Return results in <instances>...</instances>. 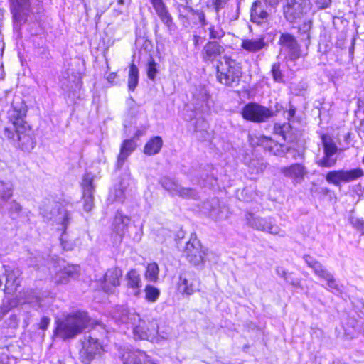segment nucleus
I'll use <instances>...</instances> for the list:
<instances>
[{"label":"nucleus","instance_id":"35","mask_svg":"<svg viewBox=\"0 0 364 364\" xmlns=\"http://www.w3.org/2000/svg\"><path fill=\"white\" fill-rule=\"evenodd\" d=\"M322 143L323 146V151L326 154L335 155L338 151V147L333 140L326 135L322 136Z\"/></svg>","mask_w":364,"mask_h":364},{"label":"nucleus","instance_id":"11","mask_svg":"<svg viewBox=\"0 0 364 364\" xmlns=\"http://www.w3.org/2000/svg\"><path fill=\"white\" fill-rule=\"evenodd\" d=\"M200 280L194 274L184 273L179 276L178 290L183 295L191 296L199 290Z\"/></svg>","mask_w":364,"mask_h":364},{"label":"nucleus","instance_id":"38","mask_svg":"<svg viewBox=\"0 0 364 364\" xmlns=\"http://www.w3.org/2000/svg\"><path fill=\"white\" fill-rule=\"evenodd\" d=\"M93 182V178L90 173H86L83 176L82 179V188H83V193L85 194H90L93 193L94 192V186L92 184Z\"/></svg>","mask_w":364,"mask_h":364},{"label":"nucleus","instance_id":"55","mask_svg":"<svg viewBox=\"0 0 364 364\" xmlns=\"http://www.w3.org/2000/svg\"><path fill=\"white\" fill-rule=\"evenodd\" d=\"M266 3L272 6H277L281 0H264Z\"/></svg>","mask_w":364,"mask_h":364},{"label":"nucleus","instance_id":"29","mask_svg":"<svg viewBox=\"0 0 364 364\" xmlns=\"http://www.w3.org/2000/svg\"><path fill=\"white\" fill-rule=\"evenodd\" d=\"M259 4H260L259 1L254 2L251 8V19L253 22L257 23H260L268 16L266 11L258 9Z\"/></svg>","mask_w":364,"mask_h":364},{"label":"nucleus","instance_id":"30","mask_svg":"<svg viewBox=\"0 0 364 364\" xmlns=\"http://www.w3.org/2000/svg\"><path fill=\"white\" fill-rule=\"evenodd\" d=\"M139 82V70L136 65L132 63L129 68L128 87L131 91H134Z\"/></svg>","mask_w":364,"mask_h":364},{"label":"nucleus","instance_id":"26","mask_svg":"<svg viewBox=\"0 0 364 364\" xmlns=\"http://www.w3.org/2000/svg\"><path fill=\"white\" fill-rule=\"evenodd\" d=\"M145 352L142 350H128L122 355V360L124 364H142L146 358Z\"/></svg>","mask_w":364,"mask_h":364},{"label":"nucleus","instance_id":"37","mask_svg":"<svg viewBox=\"0 0 364 364\" xmlns=\"http://www.w3.org/2000/svg\"><path fill=\"white\" fill-rule=\"evenodd\" d=\"M13 195V185L11 183L0 182V197L6 201Z\"/></svg>","mask_w":364,"mask_h":364},{"label":"nucleus","instance_id":"15","mask_svg":"<svg viewBox=\"0 0 364 364\" xmlns=\"http://www.w3.org/2000/svg\"><path fill=\"white\" fill-rule=\"evenodd\" d=\"M122 275V270L117 267L108 269L104 275V281L102 284V289L104 291L110 292L112 291L113 288L119 286Z\"/></svg>","mask_w":364,"mask_h":364},{"label":"nucleus","instance_id":"43","mask_svg":"<svg viewBox=\"0 0 364 364\" xmlns=\"http://www.w3.org/2000/svg\"><path fill=\"white\" fill-rule=\"evenodd\" d=\"M349 222L357 230L364 234V220L355 217H350Z\"/></svg>","mask_w":364,"mask_h":364},{"label":"nucleus","instance_id":"64","mask_svg":"<svg viewBox=\"0 0 364 364\" xmlns=\"http://www.w3.org/2000/svg\"><path fill=\"white\" fill-rule=\"evenodd\" d=\"M5 312H3L2 309H0V319L4 316Z\"/></svg>","mask_w":364,"mask_h":364},{"label":"nucleus","instance_id":"54","mask_svg":"<svg viewBox=\"0 0 364 364\" xmlns=\"http://www.w3.org/2000/svg\"><path fill=\"white\" fill-rule=\"evenodd\" d=\"M146 132V128L143 129H138L134 134V136L132 139H139L140 136H143Z\"/></svg>","mask_w":364,"mask_h":364},{"label":"nucleus","instance_id":"62","mask_svg":"<svg viewBox=\"0 0 364 364\" xmlns=\"http://www.w3.org/2000/svg\"><path fill=\"white\" fill-rule=\"evenodd\" d=\"M95 325H96V326H100V327H101L102 328H103V329H105V326H103V325H102L101 323H98V322H97Z\"/></svg>","mask_w":364,"mask_h":364},{"label":"nucleus","instance_id":"10","mask_svg":"<svg viewBox=\"0 0 364 364\" xmlns=\"http://www.w3.org/2000/svg\"><path fill=\"white\" fill-rule=\"evenodd\" d=\"M183 254L190 263L198 266L203 263L205 252L202 250L199 240L192 235L186 243Z\"/></svg>","mask_w":364,"mask_h":364},{"label":"nucleus","instance_id":"56","mask_svg":"<svg viewBox=\"0 0 364 364\" xmlns=\"http://www.w3.org/2000/svg\"><path fill=\"white\" fill-rule=\"evenodd\" d=\"M117 77V73H110L108 77H107V80L109 82H112L115 78Z\"/></svg>","mask_w":364,"mask_h":364},{"label":"nucleus","instance_id":"12","mask_svg":"<svg viewBox=\"0 0 364 364\" xmlns=\"http://www.w3.org/2000/svg\"><path fill=\"white\" fill-rule=\"evenodd\" d=\"M279 43L284 51L288 53L290 60L298 59L301 55V51L296 38L289 33H283L279 38Z\"/></svg>","mask_w":364,"mask_h":364},{"label":"nucleus","instance_id":"44","mask_svg":"<svg viewBox=\"0 0 364 364\" xmlns=\"http://www.w3.org/2000/svg\"><path fill=\"white\" fill-rule=\"evenodd\" d=\"M158 73V70L156 68V63L154 60H151L148 63V69H147V76L148 77L154 80L155 77Z\"/></svg>","mask_w":364,"mask_h":364},{"label":"nucleus","instance_id":"25","mask_svg":"<svg viewBox=\"0 0 364 364\" xmlns=\"http://www.w3.org/2000/svg\"><path fill=\"white\" fill-rule=\"evenodd\" d=\"M265 46L266 43L262 37L242 39L241 43V47L249 53L259 52Z\"/></svg>","mask_w":364,"mask_h":364},{"label":"nucleus","instance_id":"51","mask_svg":"<svg viewBox=\"0 0 364 364\" xmlns=\"http://www.w3.org/2000/svg\"><path fill=\"white\" fill-rule=\"evenodd\" d=\"M215 10L218 11L225 6L228 0H213Z\"/></svg>","mask_w":364,"mask_h":364},{"label":"nucleus","instance_id":"45","mask_svg":"<svg viewBox=\"0 0 364 364\" xmlns=\"http://www.w3.org/2000/svg\"><path fill=\"white\" fill-rule=\"evenodd\" d=\"M272 73L273 77L275 81L280 82L283 78V75L280 70V66L279 64H274L272 68Z\"/></svg>","mask_w":364,"mask_h":364},{"label":"nucleus","instance_id":"2","mask_svg":"<svg viewBox=\"0 0 364 364\" xmlns=\"http://www.w3.org/2000/svg\"><path fill=\"white\" fill-rule=\"evenodd\" d=\"M112 318L118 323L132 324L135 339L158 343L160 338H164L159 333V324L156 319L141 318L138 314L129 311L124 306L117 307L112 313Z\"/></svg>","mask_w":364,"mask_h":364},{"label":"nucleus","instance_id":"17","mask_svg":"<svg viewBox=\"0 0 364 364\" xmlns=\"http://www.w3.org/2000/svg\"><path fill=\"white\" fill-rule=\"evenodd\" d=\"M9 1L14 21L21 23L29 11L30 0H9Z\"/></svg>","mask_w":364,"mask_h":364},{"label":"nucleus","instance_id":"31","mask_svg":"<svg viewBox=\"0 0 364 364\" xmlns=\"http://www.w3.org/2000/svg\"><path fill=\"white\" fill-rule=\"evenodd\" d=\"M160 183L161 186L172 196H175L176 191H178V187L179 184L173 178L162 177L160 180Z\"/></svg>","mask_w":364,"mask_h":364},{"label":"nucleus","instance_id":"16","mask_svg":"<svg viewBox=\"0 0 364 364\" xmlns=\"http://www.w3.org/2000/svg\"><path fill=\"white\" fill-rule=\"evenodd\" d=\"M149 1L161 22L171 28L173 24V19L164 1L149 0Z\"/></svg>","mask_w":364,"mask_h":364},{"label":"nucleus","instance_id":"21","mask_svg":"<svg viewBox=\"0 0 364 364\" xmlns=\"http://www.w3.org/2000/svg\"><path fill=\"white\" fill-rule=\"evenodd\" d=\"M223 51V48L216 41H209L204 46V48L202 51V57L204 61L213 62Z\"/></svg>","mask_w":364,"mask_h":364},{"label":"nucleus","instance_id":"39","mask_svg":"<svg viewBox=\"0 0 364 364\" xmlns=\"http://www.w3.org/2000/svg\"><path fill=\"white\" fill-rule=\"evenodd\" d=\"M178 191H176L175 196H178L183 198H195L197 193L196 191L190 188H183L180 185L178 187Z\"/></svg>","mask_w":364,"mask_h":364},{"label":"nucleus","instance_id":"9","mask_svg":"<svg viewBox=\"0 0 364 364\" xmlns=\"http://www.w3.org/2000/svg\"><path fill=\"white\" fill-rule=\"evenodd\" d=\"M134 181L129 173H125L119 181L114 185L113 191L110 193V197L114 200L123 203L127 196L132 191Z\"/></svg>","mask_w":364,"mask_h":364},{"label":"nucleus","instance_id":"5","mask_svg":"<svg viewBox=\"0 0 364 364\" xmlns=\"http://www.w3.org/2000/svg\"><path fill=\"white\" fill-rule=\"evenodd\" d=\"M245 219L246 224L255 230L281 237L286 236V231L277 225L272 217L262 218L247 212L245 214Z\"/></svg>","mask_w":364,"mask_h":364},{"label":"nucleus","instance_id":"19","mask_svg":"<svg viewBox=\"0 0 364 364\" xmlns=\"http://www.w3.org/2000/svg\"><path fill=\"white\" fill-rule=\"evenodd\" d=\"M284 14L289 22H294L301 16L302 8L296 0H286L284 6Z\"/></svg>","mask_w":364,"mask_h":364},{"label":"nucleus","instance_id":"20","mask_svg":"<svg viewBox=\"0 0 364 364\" xmlns=\"http://www.w3.org/2000/svg\"><path fill=\"white\" fill-rule=\"evenodd\" d=\"M259 142L266 150L276 156H283L290 150L286 145L276 142L267 136H262L259 139Z\"/></svg>","mask_w":364,"mask_h":364},{"label":"nucleus","instance_id":"49","mask_svg":"<svg viewBox=\"0 0 364 364\" xmlns=\"http://www.w3.org/2000/svg\"><path fill=\"white\" fill-rule=\"evenodd\" d=\"M311 28V21L306 20L302 23V25H301L299 27V31L301 33H306L308 31H310Z\"/></svg>","mask_w":364,"mask_h":364},{"label":"nucleus","instance_id":"61","mask_svg":"<svg viewBox=\"0 0 364 364\" xmlns=\"http://www.w3.org/2000/svg\"><path fill=\"white\" fill-rule=\"evenodd\" d=\"M200 22L202 23V24L205 25V17H204V16L203 15L202 17H200Z\"/></svg>","mask_w":364,"mask_h":364},{"label":"nucleus","instance_id":"48","mask_svg":"<svg viewBox=\"0 0 364 364\" xmlns=\"http://www.w3.org/2000/svg\"><path fill=\"white\" fill-rule=\"evenodd\" d=\"M331 1L332 0H313L318 9L328 8L331 4Z\"/></svg>","mask_w":364,"mask_h":364},{"label":"nucleus","instance_id":"32","mask_svg":"<svg viewBox=\"0 0 364 364\" xmlns=\"http://www.w3.org/2000/svg\"><path fill=\"white\" fill-rule=\"evenodd\" d=\"M159 269L155 262L150 263L146 267L145 277L147 280L156 282L159 278Z\"/></svg>","mask_w":364,"mask_h":364},{"label":"nucleus","instance_id":"40","mask_svg":"<svg viewBox=\"0 0 364 364\" xmlns=\"http://www.w3.org/2000/svg\"><path fill=\"white\" fill-rule=\"evenodd\" d=\"M209 37L211 39H220L225 35L224 31L219 25L210 26L208 28Z\"/></svg>","mask_w":364,"mask_h":364},{"label":"nucleus","instance_id":"53","mask_svg":"<svg viewBox=\"0 0 364 364\" xmlns=\"http://www.w3.org/2000/svg\"><path fill=\"white\" fill-rule=\"evenodd\" d=\"M289 128V124H284L282 127H281V130H280V132H281V134L284 139V140L285 141H289L290 139H289V134L287 133H286V131Z\"/></svg>","mask_w":364,"mask_h":364},{"label":"nucleus","instance_id":"41","mask_svg":"<svg viewBox=\"0 0 364 364\" xmlns=\"http://www.w3.org/2000/svg\"><path fill=\"white\" fill-rule=\"evenodd\" d=\"M327 277H319L327 281L328 288L334 293H340L341 291L340 287L336 283L333 276L327 271Z\"/></svg>","mask_w":364,"mask_h":364},{"label":"nucleus","instance_id":"33","mask_svg":"<svg viewBox=\"0 0 364 364\" xmlns=\"http://www.w3.org/2000/svg\"><path fill=\"white\" fill-rule=\"evenodd\" d=\"M144 291L145 299L148 302L150 303L156 302L161 294L160 290L152 285L146 286Z\"/></svg>","mask_w":364,"mask_h":364},{"label":"nucleus","instance_id":"14","mask_svg":"<svg viewBox=\"0 0 364 364\" xmlns=\"http://www.w3.org/2000/svg\"><path fill=\"white\" fill-rule=\"evenodd\" d=\"M281 173L286 177L293 180L294 183H300L307 173L305 166L301 164H294L291 166H283Z\"/></svg>","mask_w":364,"mask_h":364},{"label":"nucleus","instance_id":"60","mask_svg":"<svg viewBox=\"0 0 364 364\" xmlns=\"http://www.w3.org/2000/svg\"><path fill=\"white\" fill-rule=\"evenodd\" d=\"M294 113H295L294 109H290L289 112V115L290 117H293L294 115Z\"/></svg>","mask_w":364,"mask_h":364},{"label":"nucleus","instance_id":"13","mask_svg":"<svg viewBox=\"0 0 364 364\" xmlns=\"http://www.w3.org/2000/svg\"><path fill=\"white\" fill-rule=\"evenodd\" d=\"M5 275L6 277L5 289L7 294H13L20 285V269L17 267H11L9 265H4Z\"/></svg>","mask_w":364,"mask_h":364},{"label":"nucleus","instance_id":"23","mask_svg":"<svg viewBox=\"0 0 364 364\" xmlns=\"http://www.w3.org/2000/svg\"><path fill=\"white\" fill-rule=\"evenodd\" d=\"M127 286L132 290L131 293L137 296L142 286L140 274L136 270H131L126 274Z\"/></svg>","mask_w":364,"mask_h":364},{"label":"nucleus","instance_id":"3","mask_svg":"<svg viewBox=\"0 0 364 364\" xmlns=\"http://www.w3.org/2000/svg\"><path fill=\"white\" fill-rule=\"evenodd\" d=\"M55 324L53 336L67 340L80 334L92 323L87 312L77 311L69 314L63 319L56 320Z\"/></svg>","mask_w":364,"mask_h":364},{"label":"nucleus","instance_id":"46","mask_svg":"<svg viewBox=\"0 0 364 364\" xmlns=\"http://www.w3.org/2000/svg\"><path fill=\"white\" fill-rule=\"evenodd\" d=\"M276 272L278 276L284 278L287 282H290L292 285L294 286H296L298 284V282L297 281H295V282H291V281H289V278L287 277V274L285 271V269L283 268V267H278L277 269H276Z\"/></svg>","mask_w":364,"mask_h":364},{"label":"nucleus","instance_id":"59","mask_svg":"<svg viewBox=\"0 0 364 364\" xmlns=\"http://www.w3.org/2000/svg\"><path fill=\"white\" fill-rule=\"evenodd\" d=\"M200 39V36H193V41H194V44L196 46L199 43Z\"/></svg>","mask_w":364,"mask_h":364},{"label":"nucleus","instance_id":"57","mask_svg":"<svg viewBox=\"0 0 364 364\" xmlns=\"http://www.w3.org/2000/svg\"><path fill=\"white\" fill-rule=\"evenodd\" d=\"M73 86L71 85H65L64 83L62 84V88L65 90V91H70L71 89H73Z\"/></svg>","mask_w":364,"mask_h":364},{"label":"nucleus","instance_id":"8","mask_svg":"<svg viewBox=\"0 0 364 364\" xmlns=\"http://www.w3.org/2000/svg\"><path fill=\"white\" fill-rule=\"evenodd\" d=\"M82 344V348L80 352V359L84 364H90L95 356L100 353L102 346L98 338L91 335L85 336Z\"/></svg>","mask_w":364,"mask_h":364},{"label":"nucleus","instance_id":"52","mask_svg":"<svg viewBox=\"0 0 364 364\" xmlns=\"http://www.w3.org/2000/svg\"><path fill=\"white\" fill-rule=\"evenodd\" d=\"M210 217L215 220H220L222 217L220 215V210L218 208H213L210 212Z\"/></svg>","mask_w":364,"mask_h":364},{"label":"nucleus","instance_id":"42","mask_svg":"<svg viewBox=\"0 0 364 364\" xmlns=\"http://www.w3.org/2000/svg\"><path fill=\"white\" fill-rule=\"evenodd\" d=\"M93 193H83V208L86 212H90L94 206Z\"/></svg>","mask_w":364,"mask_h":364},{"label":"nucleus","instance_id":"7","mask_svg":"<svg viewBox=\"0 0 364 364\" xmlns=\"http://www.w3.org/2000/svg\"><path fill=\"white\" fill-rule=\"evenodd\" d=\"M363 175L364 171L360 168L341 169L329 171L326 176V180L328 183L340 186L341 183H350L359 179Z\"/></svg>","mask_w":364,"mask_h":364},{"label":"nucleus","instance_id":"27","mask_svg":"<svg viewBox=\"0 0 364 364\" xmlns=\"http://www.w3.org/2000/svg\"><path fill=\"white\" fill-rule=\"evenodd\" d=\"M163 146V140L161 136H156L151 138L145 144L144 153L148 156L158 154Z\"/></svg>","mask_w":364,"mask_h":364},{"label":"nucleus","instance_id":"58","mask_svg":"<svg viewBox=\"0 0 364 364\" xmlns=\"http://www.w3.org/2000/svg\"><path fill=\"white\" fill-rule=\"evenodd\" d=\"M7 356L5 354L0 355V364H5V360H6Z\"/></svg>","mask_w":364,"mask_h":364},{"label":"nucleus","instance_id":"22","mask_svg":"<svg viewBox=\"0 0 364 364\" xmlns=\"http://www.w3.org/2000/svg\"><path fill=\"white\" fill-rule=\"evenodd\" d=\"M136 142L134 139H125L121 145L118 156L117 166L120 168L127 157L136 149Z\"/></svg>","mask_w":364,"mask_h":364},{"label":"nucleus","instance_id":"18","mask_svg":"<svg viewBox=\"0 0 364 364\" xmlns=\"http://www.w3.org/2000/svg\"><path fill=\"white\" fill-rule=\"evenodd\" d=\"M80 267L77 265H68L62 270L56 273L55 282L57 284H66L71 279H75L78 277Z\"/></svg>","mask_w":364,"mask_h":364},{"label":"nucleus","instance_id":"24","mask_svg":"<svg viewBox=\"0 0 364 364\" xmlns=\"http://www.w3.org/2000/svg\"><path fill=\"white\" fill-rule=\"evenodd\" d=\"M130 218L122 214V212L117 211L113 223L112 230L119 235H123L128 228Z\"/></svg>","mask_w":364,"mask_h":364},{"label":"nucleus","instance_id":"47","mask_svg":"<svg viewBox=\"0 0 364 364\" xmlns=\"http://www.w3.org/2000/svg\"><path fill=\"white\" fill-rule=\"evenodd\" d=\"M22 210L21 205L17 203L16 200H13L11 203L10 208H9V213L11 215L13 214H19L20 212Z\"/></svg>","mask_w":364,"mask_h":364},{"label":"nucleus","instance_id":"6","mask_svg":"<svg viewBox=\"0 0 364 364\" xmlns=\"http://www.w3.org/2000/svg\"><path fill=\"white\" fill-rule=\"evenodd\" d=\"M241 114L247 121L261 123L272 117L274 112L272 109L259 104L250 102L242 108Z\"/></svg>","mask_w":364,"mask_h":364},{"label":"nucleus","instance_id":"50","mask_svg":"<svg viewBox=\"0 0 364 364\" xmlns=\"http://www.w3.org/2000/svg\"><path fill=\"white\" fill-rule=\"evenodd\" d=\"M50 319L47 316H43L41 319V322L39 323V328L42 330H46L50 324Z\"/></svg>","mask_w":364,"mask_h":364},{"label":"nucleus","instance_id":"36","mask_svg":"<svg viewBox=\"0 0 364 364\" xmlns=\"http://www.w3.org/2000/svg\"><path fill=\"white\" fill-rule=\"evenodd\" d=\"M336 156L324 153V155L317 161L316 164L321 167L331 168L336 165Z\"/></svg>","mask_w":364,"mask_h":364},{"label":"nucleus","instance_id":"63","mask_svg":"<svg viewBox=\"0 0 364 364\" xmlns=\"http://www.w3.org/2000/svg\"><path fill=\"white\" fill-rule=\"evenodd\" d=\"M118 4L123 5L124 4V0H117Z\"/></svg>","mask_w":364,"mask_h":364},{"label":"nucleus","instance_id":"4","mask_svg":"<svg viewBox=\"0 0 364 364\" xmlns=\"http://www.w3.org/2000/svg\"><path fill=\"white\" fill-rule=\"evenodd\" d=\"M224 63L217 66V78L227 86L237 85L242 77L240 64L230 57H224Z\"/></svg>","mask_w":364,"mask_h":364},{"label":"nucleus","instance_id":"1","mask_svg":"<svg viewBox=\"0 0 364 364\" xmlns=\"http://www.w3.org/2000/svg\"><path fill=\"white\" fill-rule=\"evenodd\" d=\"M27 106L19 96H15L8 117L11 127H5L4 134L16 146L24 151H31L36 146L31 127L26 122Z\"/></svg>","mask_w":364,"mask_h":364},{"label":"nucleus","instance_id":"34","mask_svg":"<svg viewBox=\"0 0 364 364\" xmlns=\"http://www.w3.org/2000/svg\"><path fill=\"white\" fill-rule=\"evenodd\" d=\"M55 221L58 224H60L62 226L61 230L63 232H65L68 225L70 221V215L68 211L65 209H60L58 210V214L55 218Z\"/></svg>","mask_w":364,"mask_h":364},{"label":"nucleus","instance_id":"28","mask_svg":"<svg viewBox=\"0 0 364 364\" xmlns=\"http://www.w3.org/2000/svg\"><path fill=\"white\" fill-rule=\"evenodd\" d=\"M304 259L306 264L314 270L315 274L318 277L328 276L327 270L323 267L321 263L316 261L312 257L309 255H305Z\"/></svg>","mask_w":364,"mask_h":364}]
</instances>
